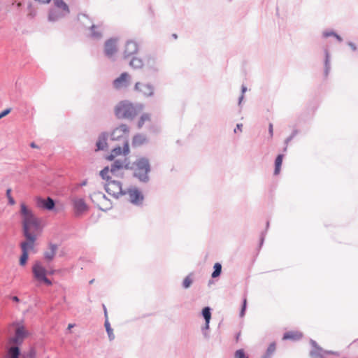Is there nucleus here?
Returning a JSON list of instances; mask_svg holds the SVG:
<instances>
[{"mask_svg": "<svg viewBox=\"0 0 358 358\" xmlns=\"http://www.w3.org/2000/svg\"><path fill=\"white\" fill-rule=\"evenodd\" d=\"M283 155H279L275 159V170L274 174L278 175L280 171L281 165L282 163Z\"/></svg>", "mask_w": 358, "mask_h": 358, "instance_id": "4be33fe9", "label": "nucleus"}, {"mask_svg": "<svg viewBox=\"0 0 358 358\" xmlns=\"http://www.w3.org/2000/svg\"><path fill=\"white\" fill-rule=\"evenodd\" d=\"M20 215L23 235L37 234L42 229L41 220L24 203H20Z\"/></svg>", "mask_w": 358, "mask_h": 358, "instance_id": "f03ea898", "label": "nucleus"}, {"mask_svg": "<svg viewBox=\"0 0 358 358\" xmlns=\"http://www.w3.org/2000/svg\"><path fill=\"white\" fill-rule=\"evenodd\" d=\"M60 16V14H56L54 11H51L49 14V20L51 21H54L59 18Z\"/></svg>", "mask_w": 358, "mask_h": 358, "instance_id": "72a5a7b5", "label": "nucleus"}, {"mask_svg": "<svg viewBox=\"0 0 358 358\" xmlns=\"http://www.w3.org/2000/svg\"><path fill=\"white\" fill-rule=\"evenodd\" d=\"M192 283V280L189 276L186 277L182 282V285L184 288L187 289L191 286Z\"/></svg>", "mask_w": 358, "mask_h": 358, "instance_id": "7c9ffc66", "label": "nucleus"}, {"mask_svg": "<svg viewBox=\"0 0 358 358\" xmlns=\"http://www.w3.org/2000/svg\"><path fill=\"white\" fill-rule=\"evenodd\" d=\"M150 171L148 161L145 159H140L136 162L134 175L141 181H145L148 179V173Z\"/></svg>", "mask_w": 358, "mask_h": 358, "instance_id": "6e6552de", "label": "nucleus"}, {"mask_svg": "<svg viewBox=\"0 0 358 358\" xmlns=\"http://www.w3.org/2000/svg\"><path fill=\"white\" fill-rule=\"evenodd\" d=\"M268 131H269L271 137H272L273 135V124H271V123H270L268 125Z\"/></svg>", "mask_w": 358, "mask_h": 358, "instance_id": "58836bf2", "label": "nucleus"}, {"mask_svg": "<svg viewBox=\"0 0 358 358\" xmlns=\"http://www.w3.org/2000/svg\"><path fill=\"white\" fill-rule=\"evenodd\" d=\"M74 327V324H69L68 325V329H71V328H72V327Z\"/></svg>", "mask_w": 358, "mask_h": 358, "instance_id": "09e8293b", "label": "nucleus"}, {"mask_svg": "<svg viewBox=\"0 0 358 358\" xmlns=\"http://www.w3.org/2000/svg\"><path fill=\"white\" fill-rule=\"evenodd\" d=\"M103 309H104V314H105V317L106 318V320H108V313H107V310H106V306L103 305Z\"/></svg>", "mask_w": 358, "mask_h": 358, "instance_id": "c03bdc74", "label": "nucleus"}, {"mask_svg": "<svg viewBox=\"0 0 358 358\" xmlns=\"http://www.w3.org/2000/svg\"><path fill=\"white\" fill-rule=\"evenodd\" d=\"M30 146H31V148H38V146H37L34 143H31L30 144Z\"/></svg>", "mask_w": 358, "mask_h": 358, "instance_id": "de8ad7c7", "label": "nucleus"}, {"mask_svg": "<svg viewBox=\"0 0 358 358\" xmlns=\"http://www.w3.org/2000/svg\"><path fill=\"white\" fill-rule=\"evenodd\" d=\"M135 88H136V90L138 89V83H136Z\"/></svg>", "mask_w": 358, "mask_h": 358, "instance_id": "8fccbe9b", "label": "nucleus"}, {"mask_svg": "<svg viewBox=\"0 0 358 358\" xmlns=\"http://www.w3.org/2000/svg\"><path fill=\"white\" fill-rule=\"evenodd\" d=\"M302 336V333L299 331H288L283 335L282 339L296 341L301 338Z\"/></svg>", "mask_w": 358, "mask_h": 358, "instance_id": "6ab92c4d", "label": "nucleus"}, {"mask_svg": "<svg viewBox=\"0 0 358 358\" xmlns=\"http://www.w3.org/2000/svg\"><path fill=\"white\" fill-rule=\"evenodd\" d=\"M86 183H87V182L85 181V182H83L82 183V185H86Z\"/></svg>", "mask_w": 358, "mask_h": 358, "instance_id": "3c124183", "label": "nucleus"}, {"mask_svg": "<svg viewBox=\"0 0 358 358\" xmlns=\"http://www.w3.org/2000/svg\"><path fill=\"white\" fill-rule=\"evenodd\" d=\"M325 69H326V73H328L329 71V55L328 53L326 54V59H325Z\"/></svg>", "mask_w": 358, "mask_h": 358, "instance_id": "4c0bfd02", "label": "nucleus"}, {"mask_svg": "<svg viewBox=\"0 0 358 358\" xmlns=\"http://www.w3.org/2000/svg\"><path fill=\"white\" fill-rule=\"evenodd\" d=\"M243 124H238L236 125V128L234 129V132L236 133L237 130H239L240 131H242Z\"/></svg>", "mask_w": 358, "mask_h": 358, "instance_id": "a19ab883", "label": "nucleus"}, {"mask_svg": "<svg viewBox=\"0 0 358 358\" xmlns=\"http://www.w3.org/2000/svg\"><path fill=\"white\" fill-rule=\"evenodd\" d=\"M129 197V201L138 204L141 203L143 199L142 194L137 189H129L127 192Z\"/></svg>", "mask_w": 358, "mask_h": 358, "instance_id": "dca6fc26", "label": "nucleus"}, {"mask_svg": "<svg viewBox=\"0 0 358 358\" xmlns=\"http://www.w3.org/2000/svg\"><path fill=\"white\" fill-rule=\"evenodd\" d=\"M331 35H334V36H336V37H337V38H338L339 40H341L340 37H339L338 36H337V35L334 34V33H324V36L325 37H328V36H331Z\"/></svg>", "mask_w": 358, "mask_h": 358, "instance_id": "79ce46f5", "label": "nucleus"}, {"mask_svg": "<svg viewBox=\"0 0 358 358\" xmlns=\"http://www.w3.org/2000/svg\"><path fill=\"white\" fill-rule=\"evenodd\" d=\"M246 306H247V299L244 298L243 302V306H242V308H241V313H240L241 317H243L244 316L245 308H246Z\"/></svg>", "mask_w": 358, "mask_h": 358, "instance_id": "f704fd0d", "label": "nucleus"}, {"mask_svg": "<svg viewBox=\"0 0 358 358\" xmlns=\"http://www.w3.org/2000/svg\"><path fill=\"white\" fill-rule=\"evenodd\" d=\"M90 28L92 31V34L94 36H96V37H99L101 36V33L99 31H95L94 29H97L98 27L96 26H95L94 24H91L90 25Z\"/></svg>", "mask_w": 358, "mask_h": 358, "instance_id": "c9c22d12", "label": "nucleus"}, {"mask_svg": "<svg viewBox=\"0 0 358 358\" xmlns=\"http://www.w3.org/2000/svg\"><path fill=\"white\" fill-rule=\"evenodd\" d=\"M6 196L8 199L9 203L10 205L13 206L15 203V201L14 199L13 198V196H11V189H7Z\"/></svg>", "mask_w": 358, "mask_h": 358, "instance_id": "473e14b6", "label": "nucleus"}, {"mask_svg": "<svg viewBox=\"0 0 358 358\" xmlns=\"http://www.w3.org/2000/svg\"><path fill=\"white\" fill-rule=\"evenodd\" d=\"M143 107L141 104L134 105L129 101H122L115 108V114L119 119L132 120L143 111Z\"/></svg>", "mask_w": 358, "mask_h": 358, "instance_id": "7ed1b4c3", "label": "nucleus"}, {"mask_svg": "<svg viewBox=\"0 0 358 358\" xmlns=\"http://www.w3.org/2000/svg\"><path fill=\"white\" fill-rule=\"evenodd\" d=\"M19 355L20 349L17 345L6 344L5 358H18Z\"/></svg>", "mask_w": 358, "mask_h": 358, "instance_id": "ddd939ff", "label": "nucleus"}, {"mask_svg": "<svg viewBox=\"0 0 358 358\" xmlns=\"http://www.w3.org/2000/svg\"><path fill=\"white\" fill-rule=\"evenodd\" d=\"M36 205L40 208L51 210L55 207V201L50 197L47 199L38 197L36 198Z\"/></svg>", "mask_w": 358, "mask_h": 358, "instance_id": "9b49d317", "label": "nucleus"}, {"mask_svg": "<svg viewBox=\"0 0 358 358\" xmlns=\"http://www.w3.org/2000/svg\"><path fill=\"white\" fill-rule=\"evenodd\" d=\"M80 20H88V19H87V16L85 15H81L80 16Z\"/></svg>", "mask_w": 358, "mask_h": 358, "instance_id": "37998d69", "label": "nucleus"}, {"mask_svg": "<svg viewBox=\"0 0 358 358\" xmlns=\"http://www.w3.org/2000/svg\"><path fill=\"white\" fill-rule=\"evenodd\" d=\"M106 139L104 136L100 137L96 143L97 150H103L106 147Z\"/></svg>", "mask_w": 358, "mask_h": 358, "instance_id": "a878e982", "label": "nucleus"}, {"mask_svg": "<svg viewBox=\"0 0 358 358\" xmlns=\"http://www.w3.org/2000/svg\"><path fill=\"white\" fill-rule=\"evenodd\" d=\"M11 111V109L10 108H7L4 110H3L1 113H0V119H1L2 117L6 116L7 115H8Z\"/></svg>", "mask_w": 358, "mask_h": 358, "instance_id": "e433bc0d", "label": "nucleus"}, {"mask_svg": "<svg viewBox=\"0 0 358 358\" xmlns=\"http://www.w3.org/2000/svg\"><path fill=\"white\" fill-rule=\"evenodd\" d=\"M96 189V187H93V192L90 194V198L92 202L94 203L97 207L102 210L108 209L110 206V201L101 192L95 191Z\"/></svg>", "mask_w": 358, "mask_h": 358, "instance_id": "0eeeda50", "label": "nucleus"}, {"mask_svg": "<svg viewBox=\"0 0 358 358\" xmlns=\"http://www.w3.org/2000/svg\"><path fill=\"white\" fill-rule=\"evenodd\" d=\"M130 66L136 69L140 68L143 66V62L141 59L134 57L130 62Z\"/></svg>", "mask_w": 358, "mask_h": 358, "instance_id": "b1692460", "label": "nucleus"}, {"mask_svg": "<svg viewBox=\"0 0 358 358\" xmlns=\"http://www.w3.org/2000/svg\"><path fill=\"white\" fill-rule=\"evenodd\" d=\"M105 327H106V331L108 333L110 340H113L114 338V334H113V329H111L110 323L108 320H106V321H105Z\"/></svg>", "mask_w": 358, "mask_h": 358, "instance_id": "cd10ccee", "label": "nucleus"}, {"mask_svg": "<svg viewBox=\"0 0 358 358\" xmlns=\"http://www.w3.org/2000/svg\"><path fill=\"white\" fill-rule=\"evenodd\" d=\"M138 51V45L136 42L130 41H128L125 45L124 50V57H130L136 54Z\"/></svg>", "mask_w": 358, "mask_h": 358, "instance_id": "4468645a", "label": "nucleus"}, {"mask_svg": "<svg viewBox=\"0 0 358 358\" xmlns=\"http://www.w3.org/2000/svg\"><path fill=\"white\" fill-rule=\"evenodd\" d=\"M56 250H57L56 245H50V248H49V251H47L44 253L45 258L48 261H51L55 255Z\"/></svg>", "mask_w": 358, "mask_h": 358, "instance_id": "412c9836", "label": "nucleus"}, {"mask_svg": "<svg viewBox=\"0 0 358 358\" xmlns=\"http://www.w3.org/2000/svg\"><path fill=\"white\" fill-rule=\"evenodd\" d=\"M130 134V128L126 124H121L115 128L110 134L112 141H122L124 145V151L129 152L128 138Z\"/></svg>", "mask_w": 358, "mask_h": 358, "instance_id": "39448f33", "label": "nucleus"}, {"mask_svg": "<svg viewBox=\"0 0 358 358\" xmlns=\"http://www.w3.org/2000/svg\"><path fill=\"white\" fill-rule=\"evenodd\" d=\"M222 266L220 263H215L214 265V271L212 273L213 278H217L221 273Z\"/></svg>", "mask_w": 358, "mask_h": 358, "instance_id": "bb28decb", "label": "nucleus"}, {"mask_svg": "<svg viewBox=\"0 0 358 358\" xmlns=\"http://www.w3.org/2000/svg\"><path fill=\"white\" fill-rule=\"evenodd\" d=\"M129 169V163L127 159L124 162H120L115 161L111 166V168L105 167L100 172L101 178L106 181L105 189L108 194L115 198L125 194L127 192L122 189L120 181L115 180L117 178H122L123 170Z\"/></svg>", "mask_w": 358, "mask_h": 358, "instance_id": "f257e3e1", "label": "nucleus"}, {"mask_svg": "<svg viewBox=\"0 0 358 358\" xmlns=\"http://www.w3.org/2000/svg\"><path fill=\"white\" fill-rule=\"evenodd\" d=\"M130 83V76L127 73H122L120 77L114 80L115 88H126Z\"/></svg>", "mask_w": 358, "mask_h": 358, "instance_id": "9d476101", "label": "nucleus"}, {"mask_svg": "<svg viewBox=\"0 0 358 358\" xmlns=\"http://www.w3.org/2000/svg\"><path fill=\"white\" fill-rule=\"evenodd\" d=\"M12 300H13V301H15V302H18V301H19V299H18V297H17V296H15L12 297Z\"/></svg>", "mask_w": 358, "mask_h": 358, "instance_id": "a18cd8bd", "label": "nucleus"}, {"mask_svg": "<svg viewBox=\"0 0 358 358\" xmlns=\"http://www.w3.org/2000/svg\"><path fill=\"white\" fill-rule=\"evenodd\" d=\"M31 270L34 279L38 283L44 284L48 286L52 285V281L48 279V275H53L55 273V271L53 269L48 270L44 267L41 262L36 261L33 264Z\"/></svg>", "mask_w": 358, "mask_h": 358, "instance_id": "20e7f679", "label": "nucleus"}, {"mask_svg": "<svg viewBox=\"0 0 358 358\" xmlns=\"http://www.w3.org/2000/svg\"><path fill=\"white\" fill-rule=\"evenodd\" d=\"M15 328L13 336L8 339V345H20L23 341L30 336V332L22 322H14L11 324Z\"/></svg>", "mask_w": 358, "mask_h": 358, "instance_id": "423d86ee", "label": "nucleus"}, {"mask_svg": "<svg viewBox=\"0 0 358 358\" xmlns=\"http://www.w3.org/2000/svg\"><path fill=\"white\" fill-rule=\"evenodd\" d=\"M74 208L78 213H82L88 210V207L83 199H76L73 200Z\"/></svg>", "mask_w": 358, "mask_h": 358, "instance_id": "f3484780", "label": "nucleus"}, {"mask_svg": "<svg viewBox=\"0 0 358 358\" xmlns=\"http://www.w3.org/2000/svg\"><path fill=\"white\" fill-rule=\"evenodd\" d=\"M45 358H48V357H45Z\"/></svg>", "mask_w": 358, "mask_h": 358, "instance_id": "5fc2aeb1", "label": "nucleus"}, {"mask_svg": "<svg viewBox=\"0 0 358 358\" xmlns=\"http://www.w3.org/2000/svg\"><path fill=\"white\" fill-rule=\"evenodd\" d=\"M116 41L110 39L105 43V52L108 56H112L117 52Z\"/></svg>", "mask_w": 358, "mask_h": 358, "instance_id": "2eb2a0df", "label": "nucleus"}, {"mask_svg": "<svg viewBox=\"0 0 358 358\" xmlns=\"http://www.w3.org/2000/svg\"><path fill=\"white\" fill-rule=\"evenodd\" d=\"M240 336H241V333L239 332V333L237 334V335L236 336V342H238Z\"/></svg>", "mask_w": 358, "mask_h": 358, "instance_id": "49530a36", "label": "nucleus"}, {"mask_svg": "<svg viewBox=\"0 0 358 358\" xmlns=\"http://www.w3.org/2000/svg\"><path fill=\"white\" fill-rule=\"evenodd\" d=\"M145 141V138L141 134H136L134 136L132 140L133 145L138 146L143 144Z\"/></svg>", "mask_w": 358, "mask_h": 358, "instance_id": "5701e85b", "label": "nucleus"}, {"mask_svg": "<svg viewBox=\"0 0 358 358\" xmlns=\"http://www.w3.org/2000/svg\"><path fill=\"white\" fill-rule=\"evenodd\" d=\"M28 257H29V253L27 252H22V255L20 259V264L22 266H24L27 263Z\"/></svg>", "mask_w": 358, "mask_h": 358, "instance_id": "c85d7f7f", "label": "nucleus"}, {"mask_svg": "<svg viewBox=\"0 0 358 358\" xmlns=\"http://www.w3.org/2000/svg\"><path fill=\"white\" fill-rule=\"evenodd\" d=\"M36 352L34 350H31L28 355V358H35Z\"/></svg>", "mask_w": 358, "mask_h": 358, "instance_id": "ea45409f", "label": "nucleus"}, {"mask_svg": "<svg viewBox=\"0 0 358 358\" xmlns=\"http://www.w3.org/2000/svg\"><path fill=\"white\" fill-rule=\"evenodd\" d=\"M129 154V152H125L124 151V147L122 148H121L120 146H117L115 148H113L112 150H111V152L110 154L108 156L107 159H109V160H113L116 157H118L121 155H123V159L122 160H117L119 161L120 162H122L124 161L125 159H127L128 163L129 164V159L127 157V155Z\"/></svg>", "mask_w": 358, "mask_h": 358, "instance_id": "f8f14e48", "label": "nucleus"}, {"mask_svg": "<svg viewBox=\"0 0 358 358\" xmlns=\"http://www.w3.org/2000/svg\"><path fill=\"white\" fill-rule=\"evenodd\" d=\"M37 236V234H29V236L27 235H24V236L26 238V241L22 242L20 244L22 252H27L29 253V250L34 249Z\"/></svg>", "mask_w": 358, "mask_h": 358, "instance_id": "1a4fd4ad", "label": "nucleus"}, {"mask_svg": "<svg viewBox=\"0 0 358 358\" xmlns=\"http://www.w3.org/2000/svg\"><path fill=\"white\" fill-rule=\"evenodd\" d=\"M275 343H272L269 345V346L267 348V355L268 356H271L275 350Z\"/></svg>", "mask_w": 358, "mask_h": 358, "instance_id": "2f4dec72", "label": "nucleus"}, {"mask_svg": "<svg viewBox=\"0 0 358 358\" xmlns=\"http://www.w3.org/2000/svg\"><path fill=\"white\" fill-rule=\"evenodd\" d=\"M173 37H175V38H177V36L176 34L173 35Z\"/></svg>", "mask_w": 358, "mask_h": 358, "instance_id": "864d4df0", "label": "nucleus"}, {"mask_svg": "<svg viewBox=\"0 0 358 358\" xmlns=\"http://www.w3.org/2000/svg\"><path fill=\"white\" fill-rule=\"evenodd\" d=\"M202 313H203V317L206 320V324H207V326H208V323L210 322V317H211L210 308L208 307L204 308L203 309Z\"/></svg>", "mask_w": 358, "mask_h": 358, "instance_id": "393cba45", "label": "nucleus"}, {"mask_svg": "<svg viewBox=\"0 0 358 358\" xmlns=\"http://www.w3.org/2000/svg\"><path fill=\"white\" fill-rule=\"evenodd\" d=\"M94 280H90V284L93 283V282H94Z\"/></svg>", "mask_w": 358, "mask_h": 358, "instance_id": "603ef678", "label": "nucleus"}, {"mask_svg": "<svg viewBox=\"0 0 358 358\" xmlns=\"http://www.w3.org/2000/svg\"><path fill=\"white\" fill-rule=\"evenodd\" d=\"M152 124V116L150 113H143L141 115L137 122L138 128H142L145 124Z\"/></svg>", "mask_w": 358, "mask_h": 358, "instance_id": "a211bd4d", "label": "nucleus"}, {"mask_svg": "<svg viewBox=\"0 0 358 358\" xmlns=\"http://www.w3.org/2000/svg\"><path fill=\"white\" fill-rule=\"evenodd\" d=\"M234 357L235 358H248L243 349L236 350Z\"/></svg>", "mask_w": 358, "mask_h": 358, "instance_id": "c756f323", "label": "nucleus"}, {"mask_svg": "<svg viewBox=\"0 0 358 358\" xmlns=\"http://www.w3.org/2000/svg\"><path fill=\"white\" fill-rule=\"evenodd\" d=\"M53 1L55 3V6L57 8L61 9L64 13V14H67L69 13V9L68 6L66 5V3L65 2H64L63 0H53Z\"/></svg>", "mask_w": 358, "mask_h": 358, "instance_id": "aec40b11", "label": "nucleus"}]
</instances>
